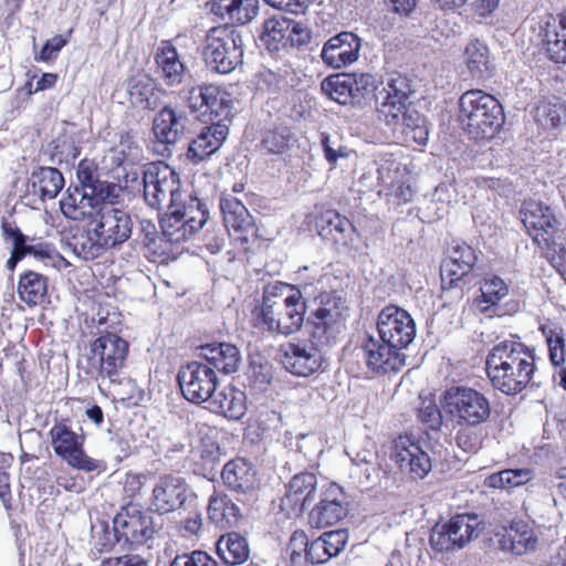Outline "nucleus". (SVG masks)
<instances>
[{
  "label": "nucleus",
  "instance_id": "37998d69",
  "mask_svg": "<svg viewBox=\"0 0 566 566\" xmlns=\"http://www.w3.org/2000/svg\"><path fill=\"white\" fill-rule=\"evenodd\" d=\"M129 101L133 105L144 109H154L157 106L155 85L147 76H136L127 85Z\"/></svg>",
  "mask_w": 566,
  "mask_h": 566
},
{
  "label": "nucleus",
  "instance_id": "4468645a",
  "mask_svg": "<svg viewBox=\"0 0 566 566\" xmlns=\"http://www.w3.org/2000/svg\"><path fill=\"white\" fill-rule=\"evenodd\" d=\"M193 494L181 476L164 474L159 476L148 497V510L159 515L177 512L186 506Z\"/></svg>",
  "mask_w": 566,
  "mask_h": 566
},
{
  "label": "nucleus",
  "instance_id": "79ce46f5",
  "mask_svg": "<svg viewBox=\"0 0 566 566\" xmlns=\"http://www.w3.org/2000/svg\"><path fill=\"white\" fill-rule=\"evenodd\" d=\"M395 130H400L406 142H413L418 145H426L429 138V129L424 117L416 109L406 108L400 115V122L391 126Z\"/></svg>",
  "mask_w": 566,
  "mask_h": 566
},
{
  "label": "nucleus",
  "instance_id": "72a5a7b5",
  "mask_svg": "<svg viewBox=\"0 0 566 566\" xmlns=\"http://www.w3.org/2000/svg\"><path fill=\"white\" fill-rule=\"evenodd\" d=\"M348 535L344 530L325 532L312 541L307 551V562L319 565L337 556L347 543Z\"/></svg>",
  "mask_w": 566,
  "mask_h": 566
},
{
  "label": "nucleus",
  "instance_id": "774afa93",
  "mask_svg": "<svg viewBox=\"0 0 566 566\" xmlns=\"http://www.w3.org/2000/svg\"><path fill=\"white\" fill-rule=\"evenodd\" d=\"M170 566H218V563L206 552L193 551L190 554L177 555Z\"/></svg>",
  "mask_w": 566,
  "mask_h": 566
},
{
  "label": "nucleus",
  "instance_id": "4c0bfd02",
  "mask_svg": "<svg viewBox=\"0 0 566 566\" xmlns=\"http://www.w3.org/2000/svg\"><path fill=\"white\" fill-rule=\"evenodd\" d=\"M29 182L32 192L42 200L55 198L64 187V178L60 170L53 167H40L31 174Z\"/></svg>",
  "mask_w": 566,
  "mask_h": 566
},
{
  "label": "nucleus",
  "instance_id": "2f4dec72",
  "mask_svg": "<svg viewBox=\"0 0 566 566\" xmlns=\"http://www.w3.org/2000/svg\"><path fill=\"white\" fill-rule=\"evenodd\" d=\"M247 397L244 391L233 387L226 386L219 391H214L208 400L207 408L217 415L227 419L239 420L247 410Z\"/></svg>",
  "mask_w": 566,
  "mask_h": 566
},
{
  "label": "nucleus",
  "instance_id": "6ab92c4d",
  "mask_svg": "<svg viewBox=\"0 0 566 566\" xmlns=\"http://www.w3.org/2000/svg\"><path fill=\"white\" fill-rule=\"evenodd\" d=\"M391 459L411 480L426 478L432 469L428 452L410 436H400L394 441Z\"/></svg>",
  "mask_w": 566,
  "mask_h": 566
},
{
  "label": "nucleus",
  "instance_id": "4d7b16f0",
  "mask_svg": "<svg viewBox=\"0 0 566 566\" xmlns=\"http://www.w3.org/2000/svg\"><path fill=\"white\" fill-rule=\"evenodd\" d=\"M541 329L544 336L546 337L549 352V359L552 364L555 366H559L560 364L564 363L565 339L563 329L549 326H542Z\"/></svg>",
  "mask_w": 566,
  "mask_h": 566
},
{
  "label": "nucleus",
  "instance_id": "c9c22d12",
  "mask_svg": "<svg viewBox=\"0 0 566 566\" xmlns=\"http://www.w3.org/2000/svg\"><path fill=\"white\" fill-rule=\"evenodd\" d=\"M186 117L181 112H176L165 106L155 117L153 130L159 142L165 145L175 144L185 128Z\"/></svg>",
  "mask_w": 566,
  "mask_h": 566
},
{
  "label": "nucleus",
  "instance_id": "dca6fc26",
  "mask_svg": "<svg viewBox=\"0 0 566 566\" xmlns=\"http://www.w3.org/2000/svg\"><path fill=\"white\" fill-rule=\"evenodd\" d=\"M377 332L381 340L402 352L416 337V324L407 311L390 305L378 314Z\"/></svg>",
  "mask_w": 566,
  "mask_h": 566
},
{
  "label": "nucleus",
  "instance_id": "f03ea898",
  "mask_svg": "<svg viewBox=\"0 0 566 566\" xmlns=\"http://www.w3.org/2000/svg\"><path fill=\"white\" fill-rule=\"evenodd\" d=\"M119 196L103 202L85 230L73 238L71 245L78 258L86 261L97 259L130 238L133 220L126 210L116 207Z\"/></svg>",
  "mask_w": 566,
  "mask_h": 566
},
{
  "label": "nucleus",
  "instance_id": "ddd939ff",
  "mask_svg": "<svg viewBox=\"0 0 566 566\" xmlns=\"http://www.w3.org/2000/svg\"><path fill=\"white\" fill-rule=\"evenodd\" d=\"M521 220L533 242L544 251L566 239V231L560 228L552 209L542 202L525 201L521 208Z\"/></svg>",
  "mask_w": 566,
  "mask_h": 566
},
{
  "label": "nucleus",
  "instance_id": "6e6d98bb",
  "mask_svg": "<svg viewBox=\"0 0 566 566\" xmlns=\"http://www.w3.org/2000/svg\"><path fill=\"white\" fill-rule=\"evenodd\" d=\"M212 85L213 84H200L188 86L179 92V96L188 104L192 112L203 113L209 99L207 95H210L208 92H210Z\"/></svg>",
  "mask_w": 566,
  "mask_h": 566
},
{
  "label": "nucleus",
  "instance_id": "a19ab883",
  "mask_svg": "<svg viewBox=\"0 0 566 566\" xmlns=\"http://www.w3.org/2000/svg\"><path fill=\"white\" fill-rule=\"evenodd\" d=\"M480 291L481 295L473 301V307L482 314H488L509 294L507 284L497 275L486 276Z\"/></svg>",
  "mask_w": 566,
  "mask_h": 566
},
{
  "label": "nucleus",
  "instance_id": "2eb2a0df",
  "mask_svg": "<svg viewBox=\"0 0 566 566\" xmlns=\"http://www.w3.org/2000/svg\"><path fill=\"white\" fill-rule=\"evenodd\" d=\"M182 396L190 402H208L217 389L219 379L212 366L203 361H190L177 375Z\"/></svg>",
  "mask_w": 566,
  "mask_h": 566
},
{
  "label": "nucleus",
  "instance_id": "0e129e2a",
  "mask_svg": "<svg viewBox=\"0 0 566 566\" xmlns=\"http://www.w3.org/2000/svg\"><path fill=\"white\" fill-rule=\"evenodd\" d=\"M258 88L268 92H277L287 86L286 78L272 70L264 69L256 75Z\"/></svg>",
  "mask_w": 566,
  "mask_h": 566
},
{
  "label": "nucleus",
  "instance_id": "9d476101",
  "mask_svg": "<svg viewBox=\"0 0 566 566\" xmlns=\"http://www.w3.org/2000/svg\"><path fill=\"white\" fill-rule=\"evenodd\" d=\"M443 409L460 427H479L491 416V403L484 394L465 386L443 392Z\"/></svg>",
  "mask_w": 566,
  "mask_h": 566
},
{
  "label": "nucleus",
  "instance_id": "6e6552de",
  "mask_svg": "<svg viewBox=\"0 0 566 566\" xmlns=\"http://www.w3.org/2000/svg\"><path fill=\"white\" fill-rule=\"evenodd\" d=\"M315 301L317 307L307 318L311 337L318 345L329 346L345 329L347 301L337 292L321 293Z\"/></svg>",
  "mask_w": 566,
  "mask_h": 566
},
{
  "label": "nucleus",
  "instance_id": "5fc2aeb1",
  "mask_svg": "<svg viewBox=\"0 0 566 566\" xmlns=\"http://www.w3.org/2000/svg\"><path fill=\"white\" fill-rule=\"evenodd\" d=\"M350 474L358 479V482L363 488L368 489L378 482L380 469L366 457L361 458L358 454L353 461Z\"/></svg>",
  "mask_w": 566,
  "mask_h": 566
},
{
  "label": "nucleus",
  "instance_id": "680f3d73",
  "mask_svg": "<svg viewBox=\"0 0 566 566\" xmlns=\"http://www.w3.org/2000/svg\"><path fill=\"white\" fill-rule=\"evenodd\" d=\"M452 191L453 186L450 184H440L436 187L432 195L431 205L428 206V209L433 210V219H441L448 212V207L452 198Z\"/></svg>",
  "mask_w": 566,
  "mask_h": 566
},
{
  "label": "nucleus",
  "instance_id": "20e7f679",
  "mask_svg": "<svg viewBox=\"0 0 566 566\" xmlns=\"http://www.w3.org/2000/svg\"><path fill=\"white\" fill-rule=\"evenodd\" d=\"M306 301L294 285L274 282L263 290L262 303L253 311L255 326L272 334L290 336L301 329Z\"/></svg>",
  "mask_w": 566,
  "mask_h": 566
},
{
  "label": "nucleus",
  "instance_id": "13d9d810",
  "mask_svg": "<svg viewBox=\"0 0 566 566\" xmlns=\"http://www.w3.org/2000/svg\"><path fill=\"white\" fill-rule=\"evenodd\" d=\"M52 163H70L78 156V150L66 135L53 139L49 144Z\"/></svg>",
  "mask_w": 566,
  "mask_h": 566
},
{
  "label": "nucleus",
  "instance_id": "0eeeda50",
  "mask_svg": "<svg viewBox=\"0 0 566 566\" xmlns=\"http://www.w3.org/2000/svg\"><path fill=\"white\" fill-rule=\"evenodd\" d=\"M241 34L229 25H218L208 30L202 45V56L207 66L219 74H229L243 59Z\"/></svg>",
  "mask_w": 566,
  "mask_h": 566
},
{
  "label": "nucleus",
  "instance_id": "f3484780",
  "mask_svg": "<svg viewBox=\"0 0 566 566\" xmlns=\"http://www.w3.org/2000/svg\"><path fill=\"white\" fill-rule=\"evenodd\" d=\"M348 514L347 496L338 484L326 482L319 488V500L308 514L310 524L317 528L337 524Z\"/></svg>",
  "mask_w": 566,
  "mask_h": 566
},
{
  "label": "nucleus",
  "instance_id": "de8ad7c7",
  "mask_svg": "<svg viewBox=\"0 0 566 566\" xmlns=\"http://www.w3.org/2000/svg\"><path fill=\"white\" fill-rule=\"evenodd\" d=\"M534 478V473L528 468L506 469L490 474L485 479V485L493 489H514L526 484Z\"/></svg>",
  "mask_w": 566,
  "mask_h": 566
},
{
  "label": "nucleus",
  "instance_id": "cd10ccee",
  "mask_svg": "<svg viewBox=\"0 0 566 566\" xmlns=\"http://www.w3.org/2000/svg\"><path fill=\"white\" fill-rule=\"evenodd\" d=\"M318 234L336 245L350 244L355 235V227L335 210H326L316 219Z\"/></svg>",
  "mask_w": 566,
  "mask_h": 566
},
{
  "label": "nucleus",
  "instance_id": "aec40b11",
  "mask_svg": "<svg viewBox=\"0 0 566 566\" xmlns=\"http://www.w3.org/2000/svg\"><path fill=\"white\" fill-rule=\"evenodd\" d=\"M318 493V480L312 472L295 474L286 485L284 496L281 499V509L290 517L303 514L307 505L312 504Z\"/></svg>",
  "mask_w": 566,
  "mask_h": 566
},
{
  "label": "nucleus",
  "instance_id": "f257e3e1",
  "mask_svg": "<svg viewBox=\"0 0 566 566\" xmlns=\"http://www.w3.org/2000/svg\"><path fill=\"white\" fill-rule=\"evenodd\" d=\"M143 196L146 205L155 210L167 207L160 218L164 235L170 241H187L208 220L207 205L198 197L184 193L179 174L163 161L145 165Z\"/></svg>",
  "mask_w": 566,
  "mask_h": 566
},
{
  "label": "nucleus",
  "instance_id": "473e14b6",
  "mask_svg": "<svg viewBox=\"0 0 566 566\" xmlns=\"http://www.w3.org/2000/svg\"><path fill=\"white\" fill-rule=\"evenodd\" d=\"M221 478L230 490L242 494L251 493L258 486L256 472L253 465L243 458L227 462Z\"/></svg>",
  "mask_w": 566,
  "mask_h": 566
},
{
  "label": "nucleus",
  "instance_id": "e433bc0d",
  "mask_svg": "<svg viewBox=\"0 0 566 566\" xmlns=\"http://www.w3.org/2000/svg\"><path fill=\"white\" fill-rule=\"evenodd\" d=\"M463 60L470 74L476 78L490 76L494 67L489 46L479 39H473L465 45Z\"/></svg>",
  "mask_w": 566,
  "mask_h": 566
},
{
  "label": "nucleus",
  "instance_id": "e2e57ef3",
  "mask_svg": "<svg viewBox=\"0 0 566 566\" xmlns=\"http://www.w3.org/2000/svg\"><path fill=\"white\" fill-rule=\"evenodd\" d=\"M418 419L431 430H438L442 424L441 411L432 399L422 401L418 409Z\"/></svg>",
  "mask_w": 566,
  "mask_h": 566
},
{
  "label": "nucleus",
  "instance_id": "9b49d317",
  "mask_svg": "<svg viewBox=\"0 0 566 566\" xmlns=\"http://www.w3.org/2000/svg\"><path fill=\"white\" fill-rule=\"evenodd\" d=\"M415 93L412 81L401 73H390L381 81V87L375 94L377 112L388 126H396L400 115L410 106Z\"/></svg>",
  "mask_w": 566,
  "mask_h": 566
},
{
  "label": "nucleus",
  "instance_id": "c756f323",
  "mask_svg": "<svg viewBox=\"0 0 566 566\" xmlns=\"http://www.w3.org/2000/svg\"><path fill=\"white\" fill-rule=\"evenodd\" d=\"M159 77L167 86H177L184 82L187 67L177 49L170 42H161L155 53Z\"/></svg>",
  "mask_w": 566,
  "mask_h": 566
},
{
  "label": "nucleus",
  "instance_id": "f8f14e48",
  "mask_svg": "<svg viewBox=\"0 0 566 566\" xmlns=\"http://www.w3.org/2000/svg\"><path fill=\"white\" fill-rule=\"evenodd\" d=\"M113 531L117 543H123L128 549H137L148 545L156 528L149 510L144 511L137 505L128 504L113 518Z\"/></svg>",
  "mask_w": 566,
  "mask_h": 566
},
{
  "label": "nucleus",
  "instance_id": "4be33fe9",
  "mask_svg": "<svg viewBox=\"0 0 566 566\" xmlns=\"http://www.w3.org/2000/svg\"><path fill=\"white\" fill-rule=\"evenodd\" d=\"M219 207L226 229L237 240L248 243L256 237L254 220L240 199L232 193H223Z\"/></svg>",
  "mask_w": 566,
  "mask_h": 566
},
{
  "label": "nucleus",
  "instance_id": "7ed1b4c3",
  "mask_svg": "<svg viewBox=\"0 0 566 566\" xmlns=\"http://www.w3.org/2000/svg\"><path fill=\"white\" fill-rule=\"evenodd\" d=\"M485 370L494 389L515 396L528 385L535 384L534 352L513 337L500 340L486 356Z\"/></svg>",
  "mask_w": 566,
  "mask_h": 566
},
{
  "label": "nucleus",
  "instance_id": "c03bdc74",
  "mask_svg": "<svg viewBox=\"0 0 566 566\" xmlns=\"http://www.w3.org/2000/svg\"><path fill=\"white\" fill-rule=\"evenodd\" d=\"M18 292L29 305L40 304L46 295V279L35 272H27L20 277Z\"/></svg>",
  "mask_w": 566,
  "mask_h": 566
},
{
  "label": "nucleus",
  "instance_id": "f704fd0d",
  "mask_svg": "<svg viewBox=\"0 0 566 566\" xmlns=\"http://www.w3.org/2000/svg\"><path fill=\"white\" fill-rule=\"evenodd\" d=\"M543 32L548 57L556 63H566V12L557 18L548 17Z\"/></svg>",
  "mask_w": 566,
  "mask_h": 566
},
{
  "label": "nucleus",
  "instance_id": "a18cd8bd",
  "mask_svg": "<svg viewBox=\"0 0 566 566\" xmlns=\"http://www.w3.org/2000/svg\"><path fill=\"white\" fill-rule=\"evenodd\" d=\"M207 106L203 114H209L211 119H217V123H221L223 119L229 118L232 115L234 108V98L232 94L221 88L218 85H212Z\"/></svg>",
  "mask_w": 566,
  "mask_h": 566
},
{
  "label": "nucleus",
  "instance_id": "a878e982",
  "mask_svg": "<svg viewBox=\"0 0 566 566\" xmlns=\"http://www.w3.org/2000/svg\"><path fill=\"white\" fill-rule=\"evenodd\" d=\"M259 0H210L207 6L210 12L224 25H244L259 14Z\"/></svg>",
  "mask_w": 566,
  "mask_h": 566
},
{
  "label": "nucleus",
  "instance_id": "3c124183",
  "mask_svg": "<svg viewBox=\"0 0 566 566\" xmlns=\"http://www.w3.org/2000/svg\"><path fill=\"white\" fill-rule=\"evenodd\" d=\"M322 91L335 102L346 105L353 93V77L348 75H332L322 82Z\"/></svg>",
  "mask_w": 566,
  "mask_h": 566
},
{
  "label": "nucleus",
  "instance_id": "5701e85b",
  "mask_svg": "<svg viewBox=\"0 0 566 566\" xmlns=\"http://www.w3.org/2000/svg\"><path fill=\"white\" fill-rule=\"evenodd\" d=\"M361 39L349 31H343L329 38L321 52L322 61L332 69H343L359 57Z\"/></svg>",
  "mask_w": 566,
  "mask_h": 566
},
{
  "label": "nucleus",
  "instance_id": "8fccbe9b",
  "mask_svg": "<svg viewBox=\"0 0 566 566\" xmlns=\"http://www.w3.org/2000/svg\"><path fill=\"white\" fill-rule=\"evenodd\" d=\"M447 525L462 548L479 535L480 520L475 514H458Z\"/></svg>",
  "mask_w": 566,
  "mask_h": 566
},
{
  "label": "nucleus",
  "instance_id": "69168bd1",
  "mask_svg": "<svg viewBox=\"0 0 566 566\" xmlns=\"http://www.w3.org/2000/svg\"><path fill=\"white\" fill-rule=\"evenodd\" d=\"M475 427L463 426L455 436L459 448L465 452L474 453L482 444V434L474 430Z\"/></svg>",
  "mask_w": 566,
  "mask_h": 566
},
{
  "label": "nucleus",
  "instance_id": "1a4fd4ad",
  "mask_svg": "<svg viewBox=\"0 0 566 566\" xmlns=\"http://www.w3.org/2000/svg\"><path fill=\"white\" fill-rule=\"evenodd\" d=\"M54 453L71 468L86 473L106 469L103 460L91 458L84 451L85 436L82 429L74 430L69 420L56 421L49 431Z\"/></svg>",
  "mask_w": 566,
  "mask_h": 566
},
{
  "label": "nucleus",
  "instance_id": "603ef678",
  "mask_svg": "<svg viewBox=\"0 0 566 566\" xmlns=\"http://www.w3.org/2000/svg\"><path fill=\"white\" fill-rule=\"evenodd\" d=\"M289 30L287 19H268L263 24V32L261 40L268 45L270 50H279L280 44H286Z\"/></svg>",
  "mask_w": 566,
  "mask_h": 566
},
{
  "label": "nucleus",
  "instance_id": "864d4df0",
  "mask_svg": "<svg viewBox=\"0 0 566 566\" xmlns=\"http://www.w3.org/2000/svg\"><path fill=\"white\" fill-rule=\"evenodd\" d=\"M562 105L551 101H539L533 109V117L544 130L555 129L560 124Z\"/></svg>",
  "mask_w": 566,
  "mask_h": 566
},
{
  "label": "nucleus",
  "instance_id": "ea45409f",
  "mask_svg": "<svg viewBox=\"0 0 566 566\" xmlns=\"http://www.w3.org/2000/svg\"><path fill=\"white\" fill-rule=\"evenodd\" d=\"M209 520L220 528L233 527L240 517V509L226 494L213 493L208 505Z\"/></svg>",
  "mask_w": 566,
  "mask_h": 566
},
{
  "label": "nucleus",
  "instance_id": "b1692460",
  "mask_svg": "<svg viewBox=\"0 0 566 566\" xmlns=\"http://www.w3.org/2000/svg\"><path fill=\"white\" fill-rule=\"evenodd\" d=\"M108 200L104 195L70 186L60 201L62 213L72 220H83L95 216L103 202Z\"/></svg>",
  "mask_w": 566,
  "mask_h": 566
},
{
  "label": "nucleus",
  "instance_id": "052dcab7",
  "mask_svg": "<svg viewBox=\"0 0 566 566\" xmlns=\"http://www.w3.org/2000/svg\"><path fill=\"white\" fill-rule=\"evenodd\" d=\"M292 135L287 128L270 130L262 139V148L270 154H283L290 147Z\"/></svg>",
  "mask_w": 566,
  "mask_h": 566
},
{
  "label": "nucleus",
  "instance_id": "c85d7f7f",
  "mask_svg": "<svg viewBox=\"0 0 566 566\" xmlns=\"http://www.w3.org/2000/svg\"><path fill=\"white\" fill-rule=\"evenodd\" d=\"M537 536L533 527L524 521H513L500 538V548L513 555H524L534 552Z\"/></svg>",
  "mask_w": 566,
  "mask_h": 566
},
{
  "label": "nucleus",
  "instance_id": "338daca9",
  "mask_svg": "<svg viewBox=\"0 0 566 566\" xmlns=\"http://www.w3.org/2000/svg\"><path fill=\"white\" fill-rule=\"evenodd\" d=\"M310 544L311 542H308L307 535L304 531H295L291 535L287 549L290 552L291 563L293 566H296L301 562L303 553L307 560Z\"/></svg>",
  "mask_w": 566,
  "mask_h": 566
},
{
  "label": "nucleus",
  "instance_id": "bb28decb",
  "mask_svg": "<svg viewBox=\"0 0 566 566\" xmlns=\"http://www.w3.org/2000/svg\"><path fill=\"white\" fill-rule=\"evenodd\" d=\"M199 357L217 373H235L241 364L239 348L229 343L206 344L199 347Z\"/></svg>",
  "mask_w": 566,
  "mask_h": 566
},
{
  "label": "nucleus",
  "instance_id": "39448f33",
  "mask_svg": "<svg viewBox=\"0 0 566 566\" xmlns=\"http://www.w3.org/2000/svg\"><path fill=\"white\" fill-rule=\"evenodd\" d=\"M459 120L471 139H490L504 124V112L500 102L481 90L463 93L459 99Z\"/></svg>",
  "mask_w": 566,
  "mask_h": 566
},
{
  "label": "nucleus",
  "instance_id": "412c9836",
  "mask_svg": "<svg viewBox=\"0 0 566 566\" xmlns=\"http://www.w3.org/2000/svg\"><path fill=\"white\" fill-rule=\"evenodd\" d=\"M363 358L369 370L377 374L398 371L406 360L403 352L391 347L378 336L369 335L360 346Z\"/></svg>",
  "mask_w": 566,
  "mask_h": 566
},
{
  "label": "nucleus",
  "instance_id": "bf43d9fd",
  "mask_svg": "<svg viewBox=\"0 0 566 566\" xmlns=\"http://www.w3.org/2000/svg\"><path fill=\"white\" fill-rule=\"evenodd\" d=\"M430 545L433 551L440 553L462 548L459 541L450 533L447 523L432 528Z\"/></svg>",
  "mask_w": 566,
  "mask_h": 566
},
{
  "label": "nucleus",
  "instance_id": "423d86ee",
  "mask_svg": "<svg viewBox=\"0 0 566 566\" xmlns=\"http://www.w3.org/2000/svg\"><path fill=\"white\" fill-rule=\"evenodd\" d=\"M129 344L117 334L101 335L90 346L87 371L94 380L109 384L112 378L126 369Z\"/></svg>",
  "mask_w": 566,
  "mask_h": 566
},
{
  "label": "nucleus",
  "instance_id": "49530a36",
  "mask_svg": "<svg viewBox=\"0 0 566 566\" xmlns=\"http://www.w3.org/2000/svg\"><path fill=\"white\" fill-rule=\"evenodd\" d=\"M77 179L78 185L74 187L104 195V198H108V200H114L117 195L122 193L120 186L98 180L85 163H81L77 168Z\"/></svg>",
  "mask_w": 566,
  "mask_h": 566
},
{
  "label": "nucleus",
  "instance_id": "a211bd4d",
  "mask_svg": "<svg viewBox=\"0 0 566 566\" xmlns=\"http://www.w3.org/2000/svg\"><path fill=\"white\" fill-rule=\"evenodd\" d=\"M315 340L298 339L280 346L281 363L291 374L308 377L316 373L323 363V355Z\"/></svg>",
  "mask_w": 566,
  "mask_h": 566
},
{
  "label": "nucleus",
  "instance_id": "09e8293b",
  "mask_svg": "<svg viewBox=\"0 0 566 566\" xmlns=\"http://www.w3.org/2000/svg\"><path fill=\"white\" fill-rule=\"evenodd\" d=\"M99 390L107 392L114 398L125 400H136L140 396V389L136 381L126 374V369H123L118 376L112 378L109 384L101 382L97 385Z\"/></svg>",
  "mask_w": 566,
  "mask_h": 566
},
{
  "label": "nucleus",
  "instance_id": "58836bf2",
  "mask_svg": "<svg viewBox=\"0 0 566 566\" xmlns=\"http://www.w3.org/2000/svg\"><path fill=\"white\" fill-rule=\"evenodd\" d=\"M217 553L224 564L234 566L243 564L249 558L250 549L242 535L231 532L218 539Z\"/></svg>",
  "mask_w": 566,
  "mask_h": 566
},
{
  "label": "nucleus",
  "instance_id": "7c9ffc66",
  "mask_svg": "<svg viewBox=\"0 0 566 566\" xmlns=\"http://www.w3.org/2000/svg\"><path fill=\"white\" fill-rule=\"evenodd\" d=\"M229 128L223 123H214L203 127L188 147V157L193 161H202L214 154L227 139Z\"/></svg>",
  "mask_w": 566,
  "mask_h": 566
},
{
  "label": "nucleus",
  "instance_id": "393cba45",
  "mask_svg": "<svg viewBox=\"0 0 566 566\" xmlns=\"http://www.w3.org/2000/svg\"><path fill=\"white\" fill-rule=\"evenodd\" d=\"M478 260L475 250L467 243H457L452 247L449 259L441 265V281L443 289H452L471 272Z\"/></svg>",
  "mask_w": 566,
  "mask_h": 566
}]
</instances>
